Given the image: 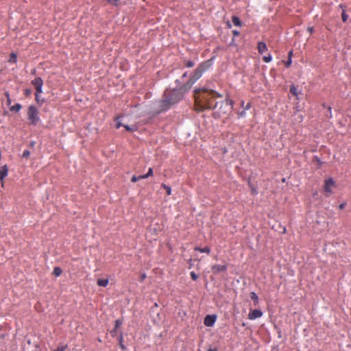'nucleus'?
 I'll return each mask as SVG.
<instances>
[{"label":"nucleus","mask_w":351,"mask_h":351,"mask_svg":"<svg viewBox=\"0 0 351 351\" xmlns=\"http://www.w3.org/2000/svg\"><path fill=\"white\" fill-rule=\"evenodd\" d=\"M216 97H222V95L213 90L206 88H197L194 90L195 108L197 111H203L206 109L217 108L218 103L214 102Z\"/></svg>","instance_id":"nucleus-1"},{"label":"nucleus","mask_w":351,"mask_h":351,"mask_svg":"<svg viewBox=\"0 0 351 351\" xmlns=\"http://www.w3.org/2000/svg\"><path fill=\"white\" fill-rule=\"evenodd\" d=\"M188 90H185L184 85L178 88L166 89L159 102L160 112L166 111L170 107L182 99L184 95Z\"/></svg>","instance_id":"nucleus-2"},{"label":"nucleus","mask_w":351,"mask_h":351,"mask_svg":"<svg viewBox=\"0 0 351 351\" xmlns=\"http://www.w3.org/2000/svg\"><path fill=\"white\" fill-rule=\"evenodd\" d=\"M210 66V63L208 61L199 64L193 71L188 82L184 84V88L185 90H189L195 82L202 77L204 72H205Z\"/></svg>","instance_id":"nucleus-3"},{"label":"nucleus","mask_w":351,"mask_h":351,"mask_svg":"<svg viewBox=\"0 0 351 351\" xmlns=\"http://www.w3.org/2000/svg\"><path fill=\"white\" fill-rule=\"evenodd\" d=\"M27 119L29 124L36 125L40 122L39 112L34 106H29L27 109Z\"/></svg>","instance_id":"nucleus-4"},{"label":"nucleus","mask_w":351,"mask_h":351,"mask_svg":"<svg viewBox=\"0 0 351 351\" xmlns=\"http://www.w3.org/2000/svg\"><path fill=\"white\" fill-rule=\"evenodd\" d=\"M233 106V101L230 99H226L220 103V107L216 110L215 113L218 114L220 117L223 114H226L231 112Z\"/></svg>","instance_id":"nucleus-5"},{"label":"nucleus","mask_w":351,"mask_h":351,"mask_svg":"<svg viewBox=\"0 0 351 351\" xmlns=\"http://www.w3.org/2000/svg\"><path fill=\"white\" fill-rule=\"evenodd\" d=\"M337 187L336 182L332 178H329L324 181L323 188L324 193L326 197H329L333 193V190Z\"/></svg>","instance_id":"nucleus-6"},{"label":"nucleus","mask_w":351,"mask_h":351,"mask_svg":"<svg viewBox=\"0 0 351 351\" xmlns=\"http://www.w3.org/2000/svg\"><path fill=\"white\" fill-rule=\"evenodd\" d=\"M32 84L35 87L37 93H41L43 92L42 86L43 82L40 77L35 78L34 80H32Z\"/></svg>","instance_id":"nucleus-7"},{"label":"nucleus","mask_w":351,"mask_h":351,"mask_svg":"<svg viewBox=\"0 0 351 351\" xmlns=\"http://www.w3.org/2000/svg\"><path fill=\"white\" fill-rule=\"evenodd\" d=\"M216 321L215 315H208L204 318V324L205 326L210 327L213 326Z\"/></svg>","instance_id":"nucleus-8"},{"label":"nucleus","mask_w":351,"mask_h":351,"mask_svg":"<svg viewBox=\"0 0 351 351\" xmlns=\"http://www.w3.org/2000/svg\"><path fill=\"white\" fill-rule=\"evenodd\" d=\"M263 315V312L261 310L254 309L250 311L248 318L250 319H255L261 317Z\"/></svg>","instance_id":"nucleus-9"},{"label":"nucleus","mask_w":351,"mask_h":351,"mask_svg":"<svg viewBox=\"0 0 351 351\" xmlns=\"http://www.w3.org/2000/svg\"><path fill=\"white\" fill-rule=\"evenodd\" d=\"M212 271L215 274H219L221 272L227 270V266L226 265H215L212 267Z\"/></svg>","instance_id":"nucleus-10"},{"label":"nucleus","mask_w":351,"mask_h":351,"mask_svg":"<svg viewBox=\"0 0 351 351\" xmlns=\"http://www.w3.org/2000/svg\"><path fill=\"white\" fill-rule=\"evenodd\" d=\"M8 167L6 165L1 167L0 169V181L1 182V186H3V179L8 176Z\"/></svg>","instance_id":"nucleus-11"},{"label":"nucleus","mask_w":351,"mask_h":351,"mask_svg":"<svg viewBox=\"0 0 351 351\" xmlns=\"http://www.w3.org/2000/svg\"><path fill=\"white\" fill-rule=\"evenodd\" d=\"M258 51L259 53H263L267 51V45L264 42H259L257 46Z\"/></svg>","instance_id":"nucleus-12"},{"label":"nucleus","mask_w":351,"mask_h":351,"mask_svg":"<svg viewBox=\"0 0 351 351\" xmlns=\"http://www.w3.org/2000/svg\"><path fill=\"white\" fill-rule=\"evenodd\" d=\"M195 251H198L199 252H202V253H206L208 254H209L210 252V249L208 246H206V247H204L203 248H201V247H195Z\"/></svg>","instance_id":"nucleus-13"},{"label":"nucleus","mask_w":351,"mask_h":351,"mask_svg":"<svg viewBox=\"0 0 351 351\" xmlns=\"http://www.w3.org/2000/svg\"><path fill=\"white\" fill-rule=\"evenodd\" d=\"M250 298L254 302V304L256 306L258 304V297L255 292H251L250 294Z\"/></svg>","instance_id":"nucleus-14"},{"label":"nucleus","mask_w":351,"mask_h":351,"mask_svg":"<svg viewBox=\"0 0 351 351\" xmlns=\"http://www.w3.org/2000/svg\"><path fill=\"white\" fill-rule=\"evenodd\" d=\"M232 21L235 26L241 27L242 25L240 19L237 16H232Z\"/></svg>","instance_id":"nucleus-15"},{"label":"nucleus","mask_w":351,"mask_h":351,"mask_svg":"<svg viewBox=\"0 0 351 351\" xmlns=\"http://www.w3.org/2000/svg\"><path fill=\"white\" fill-rule=\"evenodd\" d=\"M97 283L100 287H106L108 285V279H98Z\"/></svg>","instance_id":"nucleus-16"},{"label":"nucleus","mask_w":351,"mask_h":351,"mask_svg":"<svg viewBox=\"0 0 351 351\" xmlns=\"http://www.w3.org/2000/svg\"><path fill=\"white\" fill-rule=\"evenodd\" d=\"M339 7L343 10L342 14H341V19L343 22H346L348 20V16L346 13V11L344 10L345 7L343 5L341 4Z\"/></svg>","instance_id":"nucleus-17"},{"label":"nucleus","mask_w":351,"mask_h":351,"mask_svg":"<svg viewBox=\"0 0 351 351\" xmlns=\"http://www.w3.org/2000/svg\"><path fill=\"white\" fill-rule=\"evenodd\" d=\"M22 106L19 104H16L10 107V110L12 112H18L21 109Z\"/></svg>","instance_id":"nucleus-18"},{"label":"nucleus","mask_w":351,"mask_h":351,"mask_svg":"<svg viewBox=\"0 0 351 351\" xmlns=\"http://www.w3.org/2000/svg\"><path fill=\"white\" fill-rule=\"evenodd\" d=\"M62 273V270L60 267H56L54 269H53V274L56 276H60Z\"/></svg>","instance_id":"nucleus-19"},{"label":"nucleus","mask_w":351,"mask_h":351,"mask_svg":"<svg viewBox=\"0 0 351 351\" xmlns=\"http://www.w3.org/2000/svg\"><path fill=\"white\" fill-rule=\"evenodd\" d=\"M119 343L120 348L123 350H125V347L123 345V334L121 332L120 333V335H119Z\"/></svg>","instance_id":"nucleus-20"},{"label":"nucleus","mask_w":351,"mask_h":351,"mask_svg":"<svg viewBox=\"0 0 351 351\" xmlns=\"http://www.w3.org/2000/svg\"><path fill=\"white\" fill-rule=\"evenodd\" d=\"M290 92L291 93L295 96V97H298V93L297 91V88L294 85H292L291 87H290Z\"/></svg>","instance_id":"nucleus-21"},{"label":"nucleus","mask_w":351,"mask_h":351,"mask_svg":"<svg viewBox=\"0 0 351 351\" xmlns=\"http://www.w3.org/2000/svg\"><path fill=\"white\" fill-rule=\"evenodd\" d=\"M161 186L165 189L167 195H170L171 193V189L170 186L166 185L165 184H162Z\"/></svg>","instance_id":"nucleus-22"},{"label":"nucleus","mask_w":351,"mask_h":351,"mask_svg":"<svg viewBox=\"0 0 351 351\" xmlns=\"http://www.w3.org/2000/svg\"><path fill=\"white\" fill-rule=\"evenodd\" d=\"M184 63L186 67L191 68L195 66V62L191 60H184Z\"/></svg>","instance_id":"nucleus-23"},{"label":"nucleus","mask_w":351,"mask_h":351,"mask_svg":"<svg viewBox=\"0 0 351 351\" xmlns=\"http://www.w3.org/2000/svg\"><path fill=\"white\" fill-rule=\"evenodd\" d=\"M17 57L16 55L14 53L10 54L9 62L15 63L16 62Z\"/></svg>","instance_id":"nucleus-24"},{"label":"nucleus","mask_w":351,"mask_h":351,"mask_svg":"<svg viewBox=\"0 0 351 351\" xmlns=\"http://www.w3.org/2000/svg\"><path fill=\"white\" fill-rule=\"evenodd\" d=\"M123 127H124L125 129L127 131H128V132H133V131L136 130V126L135 125L129 126L128 125H123Z\"/></svg>","instance_id":"nucleus-25"},{"label":"nucleus","mask_w":351,"mask_h":351,"mask_svg":"<svg viewBox=\"0 0 351 351\" xmlns=\"http://www.w3.org/2000/svg\"><path fill=\"white\" fill-rule=\"evenodd\" d=\"M5 97L6 98V100H7V105L8 106H10L11 105V99H10V94L8 92H5Z\"/></svg>","instance_id":"nucleus-26"},{"label":"nucleus","mask_w":351,"mask_h":351,"mask_svg":"<svg viewBox=\"0 0 351 351\" xmlns=\"http://www.w3.org/2000/svg\"><path fill=\"white\" fill-rule=\"evenodd\" d=\"M263 60L266 63H268V62H270L272 60V57L270 54H269L268 56H264L263 58Z\"/></svg>","instance_id":"nucleus-27"},{"label":"nucleus","mask_w":351,"mask_h":351,"mask_svg":"<svg viewBox=\"0 0 351 351\" xmlns=\"http://www.w3.org/2000/svg\"><path fill=\"white\" fill-rule=\"evenodd\" d=\"M121 324H122V321L120 319H117L115 321V327L114 328L118 329L121 326Z\"/></svg>","instance_id":"nucleus-28"},{"label":"nucleus","mask_w":351,"mask_h":351,"mask_svg":"<svg viewBox=\"0 0 351 351\" xmlns=\"http://www.w3.org/2000/svg\"><path fill=\"white\" fill-rule=\"evenodd\" d=\"M190 275L193 280H196L198 278V276L194 271H191Z\"/></svg>","instance_id":"nucleus-29"},{"label":"nucleus","mask_w":351,"mask_h":351,"mask_svg":"<svg viewBox=\"0 0 351 351\" xmlns=\"http://www.w3.org/2000/svg\"><path fill=\"white\" fill-rule=\"evenodd\" d=\"M67 348V346L65 345V346H59L56 350H55L54 351H65V350Z\"/></svg>","instance_id":"nucleus-30"},{"label":"nucleus","mask_w":351,"mask_h":351,"mask_svg":"<svg viewBox=\"0 0 351 351\" xmlns=\"http://www.w3.org/2000/svg\"><path fill=\"white\" fill-rule=\"evenodd\" d=\"M29 154H30L29 151V150H27V149H25V150L23 152V156L24 158H28V157H29Z\"/></svg>","instance_id":"nucleus-31"},{"label":"nucleus","mask_w":351,"mask_h":351,"mask_svg":"<svg viewBox=\"0 0 351 351\" xmlns=\"http://www.w3.org/2000/svg\"><path fill=\"white\" fill-rule=\"evenodd\" d=\"M146 175H147V178H149V177H150V176H152L153 175V170H152V168H149V169H148V171H147V173H146Z\"/></svg>","instance_id":"nucleus-32"},{"label":"nucleus","mask_w":351,"mask_h":351,"mask_svg":"<svg viewBox=\"0 0 351 351\" xmlns=\"http://www.w3.org/2000/svg\"><path fill=\"white\" fill-rule=\"evenodd\" d=\"M110 334L112 337H114L117 334V328H114L112 330H111Z\"/></svg>","instance_id":"nucleus-33"},{"label":"nucleus","mask_w":351,"mask_h":351,"mask_svg":"<svg viewBox=\"0 0 351 351\" xmlns=\"http://www.w3.org/2000/svg\"><path fill=\"white\" fill-rule=\"evenodd\" d=\"M116 121H117V124H116L117 128H119L120 127L123 125L119 121H118V118L116 119Z\"/></svg>","instance_id":"nucleus-34"},{"label":"nucleus","mask_w":351,"mask_h":351,"mask_svg":"<svg viewBox=\"0 0 351 351\" xmlns=\"http://www.w3.org/2000/svg\"><path fill=\"white\" fill-rule=\"evenodd\" d=\"M291 64V58H289V60L286 62L285 66L286 67H289Z\"/></svg>","instance_id":"nucleus-35"},{"label":"nucleus","mask_w":351,"mask_h":351,"mask_svg":"<svg viewBox=\"0 0 351 351\" xmlns=\"http://www.w3.org/2000/svg\"><path fill=\"white\" fill-rule=\"evenodd\" d=\"M131 181H132V182H136L138 181V176H133L132 177Z\"/></svg>","instance_id":"nucleus-36"},{"label":"nucleus","mask_w":351,"mask_h":351,"mask_svg":"<svg viewBox=\"0 0 351 351\" xmlns=\"http://www.w3.org/2000/svg\"><path fill=\"white\" fill-rule=\"evenodd\" d=\"M138 180H141L142 179H146L147 178V176L146 174H144V175H142V176H138Z\"/></svg>","instance_id":"nucleus-37"},{"label":"nucleus","mask_w":351,"mask_h":351,"mask_svg":"<svg viewBox=\"0 0 351 351\" xmlns=\"http://www.w3.org/2000/svg\"><path fill=\"white\" fill-rule=\"evenodd\" d=\"M138 180H141L142 179H146L147 178V176L146 174H144V175H142V176H138Z\"/></svg>","instance_id":"nucleus-38"},{"label":"nucleus","mask_w":351,"mask_h":351,"mask_svg":"<svg viewBox=\"0 0 351 351\" xmlns=\"http://www.w3.org/2000/svg\"><path fill=\"white\" fill-rule=\"evenodd\" d=\"M232 34H233L234 36H239L240 33L237 30H233L232 31Z\"/></svg>","instance_id":"nucleus-39"},{"label":"nucleus","mask_w":351,"mask_h":351,"mask_svg":"<svg viewBox=\"0 0 351 351\" xmlns=\"http://www.w3.org/2000/svg\"><path fill=\"white\" fill-rule=\"evenodd\" d=\"M250 108H251L250 103H247V105L245 106V107H244V110H249Z\"/></svg>","instance_id":"nucleus-40"},{"label":"nucleus","mask_w":351,"mask_h":351,"mask_svg":"<svg viewBox=\"0 0 351 351\" xmlns=\"http://www.w3.org/2000/svg\"><path fill=\"white\" fill-rule=\"evenodd\" d=\"M239 116L240 117H245V110H243V111H241L240 113H239Z\"/></svg>","instance_id":"nucleus-41"},{"label":"nucleus","mask_w":351,"mask_h":351,"mask_svg":"<svg viewBox=\"0 0 351 351\" xmlns=\"http://www.w3.org/2000/svg\"><path fill=\"white\" fill-rule=\"evenodd\" d=\"M307 30H308V32L309 33L312 34V33H313V27H308Z\"/></svg>","instance_id":"nucleus-42"},{"label":"nucleus","mask_w":351,"mask_h":351,"mask_svg":"<svg viewBox=\"0 0 351 351\" xmlns=\"http://www.w3.org/2000/svg\"><path fill=\"white\" fill-rule=\"evenodd\" d=\"M344 206H345V204H341L339 205V208L340 209H343L344 208Z\"/></svg>","instance_id":"nucleus-43"},{"label":"nucleus","mask_w":351,"mask_h":351,"mask_svg":"<svg viewBox=\"0 0 351 351\" xmlns=\"http://www.w3.org/2000/svg\"><path fill=\"white\" fill-rule=\"evenodd\" d=\"M292 53H293L292 51L289 52V58H291Z\"/></svg>","instance_id":"nucleus-44"},{"label":"nucleus","mask_w":351,"mask_h":351,"mask_svg":"<svg viewBox=\"0 0 351 351\" xmlns=\"http://www.w3.org/2000/svg\"><path fill=\"white\" fill-rule=\"evenodd\" d=\"M208 351H217V348H214V349L210 348V349H208Z\"/></svg>","instance_id":"nucleus-45"},{"label":"nucleus","mask_w":351,"mask_h":351,"mask_svg":"<svg viewBox=\"0 0 351 351\" xmlns=\"http://www.w3.org/2000/svg\"><path fill=\"white\" fill-rule=\"evenodd\" d=\"M186 75H187V73H184L182 75V77H186Z\"/></svg>","instance_id":"nucleus-46"},{"label":"nucleus","mask_w":351,"mask_h":351,"mask_svg":"<svg viewBox=\"0 0 351 351\" xmlns=\"http://www.w3.org/2000/svg\"><path fill=\"white\" fill-rule=\"evenodd\" d=\"M328 111H329L330 114H331V108L330 107H328Z\"/></svg>","instance_id":"nucleus-47"},{"label":"nucleus","mask_w":351,"mask_h":351,"mask_svg":"<svg viewBox=\"0 0 351 351\" xmlns=\"http://www.w3.org/2000/svg\"><path fill=\"white\" fill-rule=\"evenodd\" d=\"M36 99L37 101H38V99H39V97H38V95H36Z\"/></svg>","instance_id":"nucleus-48"},{"label":"nucleus","mask_w":351,"mask_h":351,"mask_svg":"<svg viewBox=\"0 0 351 351\" xmlns=\"http://www.w3.org/2000/svg\"><path fill=\"white\" fill-rule=\"evenodd\" d=\"M243 105H244V101H243L241 102V106H243Z\"/></svg>","instance_id":"nucleus-49"},{"label":"nucleus","mask_w":351,"mask_h":351,"mask_svg":"<svg viewBox=\"0 0 351 351\" xmlns=\"http://www.w3.org/2000/svg\"><path fill=\"white\" fill-rule=\"evenodd\" d=\"M145 278V275L144 274L143 276H142V278Z\"/></svg>","instance_id":"nucleus-50"},{"label":"nucleus","mask_w":351,"mask_h":351,"mask_svg":"<svg viewBox=\"0 0 351 351\" xmlns=\"http://www.w3.org/2000/svg\"><path fill=\"white\" fill-rule=\"evenodd\" d=\"M253 193H256V190L255 189L253 190Z\"/></svg>","instance_id":"nucleus-51"}]
</instances>
